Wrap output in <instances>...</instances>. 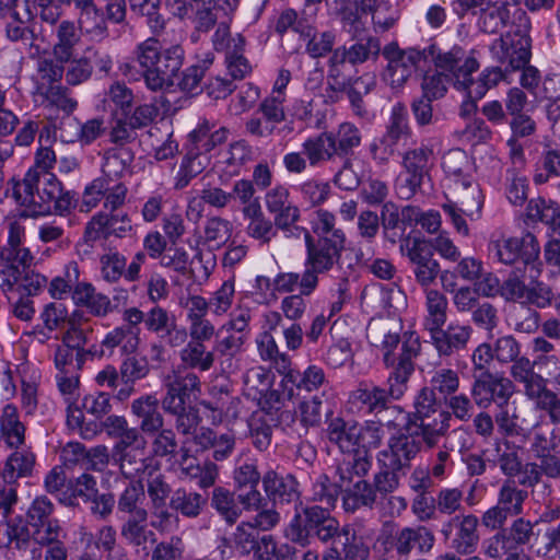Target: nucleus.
<instances>
[{"instance_id":"nucleus-34","label":"nucleus","mask_w":560,"mask_h":560,"mask_svg":"<svg viewBox=\"0 0 560 560\" xmlns=\"http://www.w3.org/2000/svg\"><path fill=\"white\" fill-rule=\"evenodd\" d=\"M102 124L101 119H92L81 126L75 119L68 117L61 121L59 127L60 138L62 141L72 142L75 137H80L86 143H90L100 135Z\"/></svg>"},{"instance_id":"nucleus-39","label":"nucleus","mask_w":560,"mask_h":560,"mask_svg":"<svg viewBox=\"0 0 560 560\" xmlns=\"http://www.w3.org/2000/svg\"><path fill=\"white\" fill-rule=\"evenodd\" d=\"M97 483H100L98 477L86 472L77 479L73 491L75 492V498L84 497L86 500H91L93 503L91 506L92 512L103 517L105 515V494L98 495Z\"/></svg>"},{"instance_id":"nucleus-62","label":"nucleus","mask_w":560,"mask_h":560,"mask_svg":"<svg viewBox=\"0 0 560 560\" xmlns=\"http://www.w3.org/2000/svg\"><path fill=\"white\" fill-rule=\"evenodd\" d=\"M202 498L199 493L177 490L171 500L173 509L188 517L197 516L200 512Z\"/></svg>"},{"instance_id":"nucleus-25","label":"nucleus","mask_w":560,"mask_h":560,"mask_svg":"<svg viewBox=\"0 0 560 560\" xmlns=\"http://www.w3.org/2000/svg\"><path fill=\"white\" fill-rule=\"evenodd\" d=\"M249 158L247 147L242 142H235L229 149L220 153L219 160L213 168L222 180H229L231 177L240 174L243 165Z\"/></svg>"},{"instance_id":"nucleus-17","label":"nucleus","mask_w":560,"mask_h":560,"mask_svg":"<svg viewBox=\"0 0 560 560\" xmlns=\"http://www.w3.org/2000/svg\"><path fill=\"white\" fill-rule=\"evenodd\" d=\"M420 451V441L413 434L400 433L388 440L387 447L377 455L382 468L400 470L407 467Z\"/></svg>"},{"instance_id":"nucleus-40","label":"nucleus","mask_w":560,"mask_h":560,"mask_svg":"<svg viewBox=\"0 0 560 560\" xmlns=\"http://www.w3.org/2000/svg\"><path fill=\"white\" fill-rule=\"evenodd\" d=\"M409 133L408 112L402 104H395L392 107L388 120L387 131L384 136V142L393 148L399 141L405 140Z\"/></svg>"},{"instance_id":"nucleus-33","label":"nucleus","mask_w":560,"mask_h":560,"mask_svg":"<svg viewBox=\"0 0 560 560\" xmlns=\"http://www.w3.org/2000/svg\"><path fill=\"white\" fill-rule=\"evenodd\" d=\"M159 399L154 395H147L132 402V411L141 418V428L147 432H154L162 428L163 418L158 410Z\"/></svg>"},{"instance_id":"nucleus-3","label":"nucleus","mask_w":560,"mask_h":560,"mask_svg":"<svg viewBox=\"0 0 560 560\" xmlns=\"http://www.w3.org/2000/svg\"><path fill=\"white\" fill-rule=\"evenodd\" d=\"M144 440L136 430H127L115 447L114 456H118L120 470L127 478L148 476V492L156 508L164 505L170 488L158 474V465L153 459L147 464L143 458Z\"/></svg>"},{"instance_id":"nucleus-57","label":"nucleus","mask_w":560,"mask_h":560,"mask_svg":"<svg viewBox=\"0 0 560 560\" xmlns=\"http://www.w3.org/2000/svg\"><path fill=\"white\" fill-rule=\"evenodd\" d=\"M524 384L526 395L535 401L538 408L547 410L551 407L557 395L547 389L546 381L540 375L535 373Z\"/></svg>"},{"instance_id":"nucleus-23","label":"nucleus","mask_w":560,"mask_h":560,"mask_svg":"<svg viewBox=\"0 0 560 560\" xmlns=\"http://www.w3.org/2000/svg\"><path fill=\"white\" fill-rule=\"evenodd\" d=\"M155 116V109L151 105H141L137 107L133 114L128 117L115 114V125L112 128L110 137L114 142H124L128 140L132 131L148 126Z\"/></svg>"},{"instance_id":"nucleus-20","label":"nucleus","mask_w":560,"mask_h":560,"mask_svg":"<svg viewBox=\"0 0 560 560\" xmlns=\"http://www.w3.org/2000/svg\"><path fill=\"white\" fill-rule=\"evenodd\" d=\"M46 283V278L32 268L16 269L10 267L9 269H0V288L3 292L16 290L21 294L33 295L36 294Z\"/></svg>"},{"instance_id":"nucleus-6","label":"nucleus","mask_w":560,"mask_h":560,"mask_svg":"<svg viewBox=\"0 0 560 560\" xmlns=\"http://www.w3.org/2000/svg\"><path fill=\"white\" fill-rule=\"evenodd\" d=\"M371 468L368 455L352 456L338 467V488L343 492V508L353 512L359 506H371L376 499L375 490L363 480Z\"/></svg>"},{"instance_id":"nucleus-31","label":"nucleus","mask_w":560,"mask_h":560,"mask_svg":"<svg viewBox=\"0 0 560 560\" xmlns=\"http://www.w3.org/2000/svg\"><path fill=\"white\" fill-rule=\"evenodd\" d=\"M425 315L423 325L425 329L432 334L438 328H441L446 323L447 299L445 295L434 289H427L424 292Z\"/></svg>"},{"instance_id":"nucleus-59","label":"nucleus","mask_w":560,"mask_h":560,"mask_svg":"<svg viewBox=\"0 0 560 560\" xmlns=\"http://www.w3.org/2000/svg\"><path fill=\"white\" fill-rule=\"evenodd\" d=\"M526 498V492L518 490L510 483L502 486L498 504L500 509H503L510 516L522 513L523 502Z\"/></svg>"},{"instance_id":"nucleus-60","label":"nucleus","mask_w":560,"mask_h":560,"mask_svg":"<svg viewBox=\"0 0 560 560\" xmlns=\"http://www.w3.org/2000/svg\"><path fill=\"white\" fill-rule=\"evenodd\" d=\"M212 506L229 523H234L240 516V509L236 505L233 494L223 488H217L212 495Z\"/></svg>"},{"instance_id":"nucleus-51","label":"nucleus","mask_w":560,"mask_h":560,"mask_svg":"<svg viewBox=\"0 0 560 560\" xmlns=\"http://www.w3.org/2000/svg\"><path fill=\"white\" fill-rule=\"evenodd\" d=\"M80 25L92 39L97 42L104 39L105 14L93 2L81 9Z\"/></svg>"},{"instance_id":"nucleus-63","label":"nucleus","mask_w":560,"mask_h":560,"mask_svg":"<svg viewBox=\"0 0 560 560\" xmlns=\"http://www.w3.org/2000/svg\"><path fill=\"white\" fill-rule=\"evenodd\" d=\"M440 262L433 257L412 265V273L417 283L425 291L435 282L440 275Z\"/></svg>"},{"instance_id":"nucleus-38","label":"nucleus","mask_w":560,"mask_h":560,"mask_svg":"<svg viewBox=\"0 0 560 560\" xmlns=\"http://www.w3.org/2000/svg\"><path fill=\"white\" fill-rule=\"evenodd\" d=\"M503 79L504 73L501 68H485L477 80H472L469 75L467 85H462L460 90L465 91L471 98L481 100L488 90L495 86Z\"/></svg>"},{"instance_id":"nucleus-30","label":"nucleus","mask_w":560,"mask_h":560,"mask_svg":"<svg viewBox=\"0 0 560 560\" xmlns=\"http://www.w3.org/2000/svg\"><path fill=\"white\" fill-rule=\"evenodd\" d=\"M264 490L273 501L292 502L298 498L296 480L288 475L279 476L269 470L262 477Z\"/></svg>"},{"instance_id":"nucleus-36","label":"nucleus","mask_w":560,"mask_h":560,"mask_svg":"<svg viewBox=\"0 0 560 560\" xmlns=\"http://www.w3.org/2000/svg\"><path fill=\"white\" fill-rule=\"evenodd\" d=\"M45 489L55 494L60 503L74 505L75 492L71 482L67 483V477L61 466L54 467L45 477Z\"/></svg>"},{"instance_id":"nucleus-43","label":"nucleus","mask_w":560,"mask_h":560,"mask_svg":"<svg viewBox=\"0 0 560 560\" xmlns=\"http://www.w3.org/2000/svg\"><path fill=\"white\" fill-rule=\"evenodd\" d=\"M272 378L262 366H254L244 375V393L253 400H261L262 395L270 389Z\"/></svg>"},{"instance_id":"nucleus-48","label":"nucleus","mask_w":560,"mask_h":560,"mask_svg":"<svg viewBox=\"0 0 560 560\" xmlns=\"http://www.w3.org/2000/svg\"><path fill=\"white\" fill-rule=\"evenodd\" d=\"M478 518L474 515H466L460 520L453 547L459 553H470L478 541L477 535Z\"/></svg>"},{"instance_id":"nucleus-47","label":"nucleus","mask_w":560,"mask_h":560,"mask_svg":"<svg viewBox=\"0 0 560 560\" xmlns=\"http://www.w3.org/2000/svg\"><path fill=\"white\" fill-rule=\"evenodd\" d=\"M72 300L75 305L86 307L92 315L100 316L105 313L104 298L95 293L91 283L78 281L72 291Z\"/></svg>"},{"instance_id":"nucleus-19","label":"nucleus","mask_w":560,"mask_h":560,"mask_svg":"<svg viewBox=\"0 0 560 560\" xmlns=\"http://www.w3.org/2000/svg\"><path fill=\"white\" fill-rule=\"evenodd\" d=\"M11 20L7 23L5 34L9 40L32 45L34 40L40 38L46 40L45 28L37 27L36 16L32 13L28 2L25 3L23 13L16 10L8 15Z\"/></svg>"},{"instance_id":"nucleus-26","label":"nucleus","mask_w":560,"mask_h":560,"mask_svg":"<svg viewBox=\"0 0 560 560\" xmlns=\"http://www.w3.org/2000/svg\"><path fill=\"white\" fill-rule=\"evenodd\" d=\"M302 151L311 166L329 161L337 153L335 136L330 132H323L310 137L302 143Z\"/></svg>"},{"instance_id":"nucleus-11","label":"nucleus","mask_w":560,"mask_h":560,"mask_svg":"<svg viewBox=\"0 0 560 560\" xmlns=\"http://www.w3.org/2000/svg\"><path fill=\"white\" fill-rule=\"evenodd\" d=\"M493 255L503 264H513L517 259L530 267V277L535 278L540 273L541 262L538 261L539 244L537 238L527 233L523 237L502 238L493 243L491 247Z\"/></svg>"},{"instance_id":"nucleus-41","label":"nucleus","mask_w":560,"mask_h":560,"mask_svg":"<svg viewBox=\"0 0 560 560\" xmlns=\"http://www.w3.org/2000/svg\"><path fill=\"white\" fill-rule=\"evenodd\" d=\"M352 400L370 412L386 408L388 395L386 389L375 385L364 384L352 393Z\"/></svg>"},{"instance_id":"nucleus-28","label":"nucleus","mask_w":560,"mask_h":560,"mask_svg":"<svg viewBox=\"0 0 560 560\" xmlns=\"http://www.w3.org/2000/svg\"><path fill=\"white\" fill-rule=\"evenodd\" d=\"M357 434L358 422L354 420L334 418L327 425V436L329 441L336 444L343 453L357 451Z\"/></svg>"},{"instance_id":"nucleus-16","label":"nucleus","mask_w":560,"mask_h":560,"mask_svg":"<svg viewBox=\"0 0 560 560\" xmlns=\"http://www.w3.org/2000/svg\"><path fill=\"white\" fill-rule=\"evenodd\" d=\"M401 323L395 317L372 318L366 327L369 342L384 352V361L387 365L395 364L393 350L400 340Z\"/></svg>"},{"instance_id":"nucleus-22","label":"nucleus","mask_w":560,"mask_h":560,"mask_svg":"<svg viewBox=\"0 0 560 560\" xmlns=\"http://www.w3.org/2000/svg\"><path fill=\"white\" fill-rule=\"evenodd\" d=\"M144 314L139 308L131 307L126 310L124 319L127 320L130 326L116 328L107 335V347L120 346L121 351L125 353L135 352L139 346V332L136 326L144 322Z\"/></svg>"},{"instance_id":"nucleus-2","label":"nucleus","mask_w":560,"mask_h":560,"mask_svg":"<svg viewBox=\"0 0 560 560\" xmlns=\"http://www.w3.org/2000/svg\"><path fill=\"white\" fill-rule=\"evenodd\" d=\"M285 536L292 541L305 545L310 537L316 536L320 541L332 545L324 560H340L339 545H347L350 539V527L339 528V523L322 506H310L296 512L285 529Z\"/></svg>"},{"instance_id":"nucleus-1","label":"nucleus","mask_w":560,"mask_h":560,"mask_svg":"<svg viewBox=\"0 0 560 560\" xmlns=\"http://www.w3.org/2000/svg\"><path fill=\"white\" fill-rule=\"evenodd\" d=\"M12 196L22 206L31 209L32 214H58L69 212L75 206L74 194L65 190L59 179L50 172L28 170L22 180L14 183Z\"/></svg>"},{"instance_id":"nucleus-15","label":"nucleus","mask_w":560,"mask_h":560,"mask_svg":"<svg viewBox=\"0 0 560 560\" xmlns=\"http://www.w3.org/2000/svg\"><path fill=\"white\" fill-rule=\"evenodd\" d=\"M513 393L512 381L490 372H482L476 376L471 387V396L480 408H488L493 402L497 406H503L510 401Z\"/></svg>"},{"instance_id":"nucleus-14","label":"nucleus","mask_w":560,"mask_h":560,"mask_svg":"<svg viewBox=\"0 0 560 560\" xmlns=\"http://www.w3.org/2000/svg\"><path fill=\"white\" fill-rule=\"evenodd\" d=\"M387 68L384 72V80L393 88H401L417 70L423 54L415 48L402 50L396 45H388L383 51Z\"/></svg>"},{"instance_id":"nucleus-4","label":"nucleus","mask_w":560,"mask_h":560,"mask_svg":"<svg viewBox=\"0 0 560 560\" xmlns=\"http://www.w3.org/2000/svg\"><path fill=\"white\" fill-rule=\"evenodd\" d=\"M135 56L147 86L152 91H164L173 85L183 65L184 50L178 45L163 48L156 38L150 37L137 45Z\"/></svg>"},{"instance_id":"nucleus-61","label":"nucleus","mask_w":560,"mask_h":560,"mask_svg":"<svg viewBox=\"0 0 560 560\" xmlns=\"http://www.w3.org/2000/svg\"><path fill=\"white\" fill-rule=\"evenodd\" d=\"M248 429L254 445L260 451L266 450L271 442V427L265 416L254 413L248 421Z\"/></svg>"},{"instance_id":"nucleus-37","label":"nucleus","mask_w":560,"mask_h":560,"mask_svg":"<svg viewBox=\"0 0 560 560\" xmlns=\"http://www.w3.org/2000/svg\"><path fill=\"white\" fill-rule=\"evenodd\" d=\"M35 464V457L32 453L16 451L5 460L2 477L5 483L12 485L23 477L32 474Z\"/></svg>"},{"instance_id":"nucleus-44","label":"nucleus","mask_w":560,"mask_h":560,"mask_svg":"<svg viewBox=\"0 0 560 560\" xmlns=\"http://www.w3.org/2000/svg\"><path fill=\"white\" fill-rule=\"evenodd\" d=\"M404 223L420 225L428 233H435L441 228V214L436 210L423 211L417 207L407 206L401 210Z\"/></svg>"},{"instance_id":"nucleus-8","label":"nucleus","mask_w":560,"mask_h":560,"mask_svg":"<svg viewBox=\"0 0 560 560\" xmlns=\"http://www.w3.org/2000/svg\"><path fill=\"white\" fill-rule=\"evenodd\" d=\"M105 395L102 392L89 394L83 398L82 407L68 405L67 424L79 430L80 435L90 440L105 429Z\"/></svg>"},{"instance_id":"nucleus-5","label":"nucleus","mask_w":560,"mask_h":560,"mask_svg":"<svg viewBox=\"0 0 560 560\" xmlns=\"http://www.w3.org/2000/svg\"><path fill=\"white\" fill-rule=\"evenodd\" d=\"M163 385L166 388L162 400L163 409L176 416L177 429L180 432L191 433L200 422L199 409L192 406L200 395L198 376L192 373L180 376L172 371L165 375Z\"/></svg>"},{"instance_id":"nucleus-10","label":"nucleus","mask_w":560,"mask_h":560,"mask_svg":"<svg viewBox=\"0 0 560 560\" xmlns=\"http://www.w3.org/2000/svg\"><path fill=\"white\" fill-rule=\"evenodd\" d=\"M264 203L267 211L273 215L275 226L285 235L302 234L303 228L298 226L300 209L290 198V190L283 184L269 188L264 196Z\"/></svg>"},{"instance_id":"nucleus-54","label":"nucleus","mask_w":560,"mask_h":560,"mask_svg":"<svg viewBox=\"0 0 560 560\" xmlns=\"http://www.w3.org/2000/svg\"><path fill=\"white\" fill-rule=\"evenodd\" d=\"M235 284L233 280L224 281L208 300L209 310L215 317H222L229 313L233 305Z\"/></svg>"},{"instance_id":"nucleus-29","label":"nucleus","mask_w":560,"mask_h":560,"mask_svg":"<svg viewBox=\"0 0 560 560\" xmlns=\"http://www.w3.org/2000/svg\"><path fill=\"white\" fill-rule=\"evenodd\" d=\"M80 38L81 36L74 22L69 20L59 22L56 27V42L52 47L57 61L61 63L70 61Z\"/></svg>"},{"instance_id":"nucleus-7","label":"nucleus","mask_w":560,"mask_h":560,"mask_svg":"<svg viewBox=\"0 0 560 560\" xmlns=\"http://www.w3.org/2000/svg\"><path fill=\"white\" fill-rule=\"evenodd\" d=\"M452 197H446L442 209L450 218L455 230L467 236L469 228L463 218L466 215L471 220L479 219L483 206V195L474 179H464L460 184L450 187Z\"/></svg>"},{"instance_id":"nucleus-32","label":"nucleus","mask_w":560,"mask_h":560,"mask_svg":"<svg viewBox=\"0 0 560 560\" xmlns=\"http://www.w3.org/2000/svg\"><path fill=\"white\" fill-rule=\"evenodd\" d=\"M434 544V536L424 526L405 527L396 537V549L399 553H409L412 548L418 547L421 552L429 551Z\"/></svg>"},{"instance_id":"nucleus-58","label":"nucleus","mask_w":560,"mask_h":560,"mask_svg":"<svg viewBox=\"0 0 560 560\" xmlns=\"http://www.w3.org/2000/svg\"><path fill=\"white\" fill-rule=\"evenodd\" d=\"M298 191L304 202L311 207L324 203L330 195V185L327 182L318 179H307L301 183Z\"/></svg>"},{"instance_id":"nucleus-52","label":"nucleus","mask_w":560,"mask_h":560,"mask_svg":"<svg viewBox=\"0 0 560 560\" xmlns=\"http://www.w3.org/2000/svg\"><path fill=\"white\" fill-rule=\"evenodd\" d=\"M147 516L144 509H136L122 527L124 537L136 545H141L149 536H153L152 532L147 530Z\"/></svg>"},{"instance_id":"nucleus-56","label":"nucleus","mask_w":560,"mask_h":560,"mask_svg":"<svg viewBox=\"0 0 560 560\" xmlns=\"http://www.w3.org/2000/svg\"><path fill=\"white\" fill-rule=\"evenodd\" d=\"M450 418V413L441 411L431 422H427L425 419L421 420L419 424V434L422 436V440L428 447H433L438 443L439 439L448 430Z\"/></svg>"},{"instance_id":"nucleus-9","label":"nucleus","mask_w":560,"mask_h":560,"mask_svg":"<svg viewBox=\"0 0 560 560\" xmlns=\"http://www.w3.org/2000/svg\"><path fill=\"white\" fill-rule=\"evenodd\" d=\"M427 51L439 72L453 79L458 90L462 85H467L468 77L480 67L474 51L466 56L465 50L458 45H454L448 50L431 45Z\"/></svg>"},{"instance_id":"nucleus-24","label":"nucleus","mask_w":560,"mask_h":560,"mask_svg":"<svg viewBox=\"0 0 560 560\" xmlns=\"http://www.w3.org/2000/svg\"><path fill=\"white\" fill-rule=\"evenodd\" d=\"M504 58L512 71L521 70L530 60V40L521 34H506L499 39Z\"/></svg>"},{"instance_id":"nucleus-42","label":"nucleus","mask_w":560,"mask_h":560,"mask_svg":"<svg viewBox=\"0 0 560 560\" xmlns=\"http://www.w3.org/2000/svg\"><path fill=\"white\" fill-rule=\"evenodd\" d=\"M180 360L189 368L208 371L214 362V354L208 351L205 343L200 341H189L180 350Z\"/></svg>"},{"instance_id":"nucleus-13","label":"nucleus","mask_w":560,"mask_h":560,"mask_svg":"<svg viewBox=\"0 0 560 560\" xmlns=\"http://www.w3.org/2000/svg\"><path fill=\"white\" fill-rule=\"evenodd\" d=\"M560 438L548 424H536L530 438V452L540 460V468L552 478L560 477Z\"/></svg>"},{"instance_id":"nucleus-55","label":"nucleus","mask_w":560,"mask_h":560,"mask_svg":"<svg viewBox=\"0 0 560 560\" xmlns=\"http://www.w3.org/2000/svg\"><path fill=\"white\" fill-rule=\"evenodd\" d=\"M357 436V451L362 448L364 450L363 455H366V451L375 448L381 444L385 436L384 425L378 421H365L363 423L358 422ZM359 455L360 454L357 456Z\"/></svg>"},{"instance_id":"nucleus-18","label":"nucleus","mask_w":560,"mask_h":560,"mask_svg":"<svg viewBox=\"0 0 560 560\" xmlns=\"http://www.w3.org/2000/svg\"><path fill=\"white\" fill-rule=\"evenodd\" d=\"M420 350V342L415 334H410L402 342L401 354L395 370L388 377L387 395L393 399H399L407 390V383L415 371L413 358Z\"/></svg>"},{"instance_id":"nucleus-46","label":"nucleus","mask_w":560,"mask_h":560,"mask_svg":"<svg viewBox=\"0 0 560 560\" xmlns=\"http://www.w3.org/2000/svg\"><path fill=\"white\" fill-rule=\"evenodd\" d=\"M35 94L42 97V104L46 107H56L67 114V118L75 109L78 103L69 95V90L61 84L50 86Z\"/></svg>"},{"instance_id":"nucleus-49","label":"nucleus","mask_w":560,"mask_h":560,"mask_svg":"<svg viewBox=\"0 0 560 560\" xmlns=\"http://www.w3.org/2000/svg\"><path fill=\"white\" fill-rule=\"evenodd\" d=\"M233 48L226 52V67L234 79H242L248 74L252 67L248 60L243 56L245 39L241 34H236L232 39Z\"/></svg>"},{"instance_id":"nucleus-64","label":"nucleus","mask_w":560,"mask_h":560,"mask_svg":"<svg viewBox=\"0 0 560 560\" xmlns=\"http://www.w3.org/2000/svg\"><path fill=\"white\" fill-rule=\"evenodd\" d=\"M431 389L439 392L443 396L454 394L459 387V377L454 370L439 369L436 370L430 381Z\"/></svg>"},{"instance_id":"nucleus-12","label":"nucleus","mask_w":560,"mask_h":560,"mask_svg":"<svg viewBox=\"0 0 560 560\" xmlns=\"http://www.w3.org/2000/svg\"><path fill=\"white\" fill-rule=\"evenodd\" d=\"M306 245L305 266H312L319 272H327L339 261L345 248L346 235L343 232H336L334 237L314 240L310 232L303 228Z\"/></svg>"},{"instance_id":"nucleus-53","label":"nucleus","mask_w":560,"mask_h":560,"mask_svg":"<svg viewBox=\"0 0 560 560\" xmlns=\"http://www.w3.org/2000/svg\"><path fill=\"white\" fill-rule=\"evenodd\" d=\"M59 61L52 59H39L37 62V78L35 92L43 91L60 84L63 75V67Z\"/></svg>"},{"instance_id":"nucleus-27","label":"nucleus","mask_w":560,"mask_h":560,"mask_svg":"<svg viewBox=\"0 0 560 560\" xmlns=\"http://www.w3.org/2000/svg\"><path fill=\"white\" fill-rule=\"evenodd\" d=\"M443 171L450 182L448 187L460 184L464 179L472 178V164L462 149L447 151L442 159Z\"/></svg>"},{"instance_id":"nucleus-35","label":"nucleus","mask_w":560,"mask_h":560,"mask_svg":"<svg viewBox=\"0 0 560 560\" xmlns=\"http://www.w3.org/2000/svg\"><path fill=\"white\" fill-rule=\"evenodd\" d=\"M527 215L534 221H540L560 235V207L557 202L546 199L530 200Z\"/></svg>"},{"instance_id":"nucleus-45","label":"nucleus","mask_w":560,"mask_h":560,"mask_svg":"<svg viewBox=\"0 0 560 560\" xmlns=\"http://www.w3.org/2000/svg\"><path fill=\"white\" fill-rule=\"evenodd\" d=\"M380 51V44L376 39L370 38L364 43H355L348 49H337L334 52V60L341 62L349 61L352 65L362 63L371 56L377 55Z\"/></svg>"},{"instance_id":"nucleus-21","label":"nucleus","mask_w":560,"mask_h":560,"mask_svg":"<svg viewBox=\"0 0 560 560\" xmlns=\"http://www.w3.org/2000/svg\"><path fill=\"white\" fill-rule=\"evenodd\" d=\"M472 328L458 322H452L446 329L438 328L430 337L440 355H450L454 351L464 349L468 343Z\"/></svg>"},{"instance_id":"nucleus-50","label":"nucleus","mask_w":560,"mask_h":560,"mask_svg":"<svg viewBox=\"0 0 560 560\" xmlns=\"http://www.w3.org/2000/svg\"><path fill=\"white\" fill-rule=\"evenodd\" d=\"M1 431L10 447H18L24 443L25 428L19 421L15 407L8 405L3 409Z\"/></svg>"}]
</instances>
